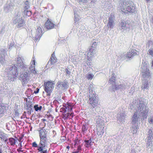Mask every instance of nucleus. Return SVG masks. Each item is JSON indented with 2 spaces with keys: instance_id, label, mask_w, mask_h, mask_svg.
Returning a JSON list of instances; mask_svg holds the SVG:
<instances>
[{
  "instance_id": "obj_1",
  "label": "nucleus",
  "mask_w": 153,
  "mask_h": 153,
  "mask_svg": "<svg viewBox=\"0 0 153 153\" xmlns=\"http://www.w3.org/2000/svg\"><path fill=\"white\" fill-rule=\"evenodd\" d=\"M130 108L132 109L134 108L136 110V113L138 114L140 117L143 119H146L149 112L147 104L141 98L135 99L132 102V104L130 105Z\"/></svg>"
},
{
  "instance_id": "obj_2",
  "label": "nucleus",
  "mask_w": 153,
  "mask_h": 153,
  "mask_svg": "<svg viewBox=\"0 0 153 153\" xmlns=\"http://www.w3.org/2000/svg\"><path fill=\"white\" fill-rule=\"evenodd\" d=\"M17 63L16 64V66L23 70L26 71L24 72L21 74L19 78L24 83H26V82L28 80L30 77V73L28 71H27V67L25 65L23 62L21 58L18 57L17 58Z\"/></svg>"
},
{
  "instance_id": "obj_3",
  "label": "nucleus",
  "mask_w": 153,
  "mask_h": 153,
  "mask_svg": "<svg viewBox=\"0 0 153 153\" xmlns=\"http://www.w3.org/2000/svg\"><path fill=\"white\" fill-rule=\"evenodd\" d=\"M5 72L10 82L14 81L19 73L17 68L15 65L8 66L5 69Z\"/></svg>"
},
{
  "instance_id": "obj_4",
  "label": "nucleus",
  "mask_w": 153,
  "mask_h": 153,
  "mask_svg": "<svg viewBox=\"0 0 153 153\" xmlns=\"http://www.w3.org/2000/svg\"><path fill=\"white\" fill-rule=\"evenodd\" d=\"M120 7L121 10L125 13H133L135 11V7L132 5V3L130 1L126 0L120 1Z\"/></svg>"
},
{
  "instance_id": "obj_5",
  "label": "nucleus",
  "mask_w": 153,
  "mask_h": 153,
  "mask_svg": "<svg viewBox=\"0 0 153 153\" xmlns=\"http://www.w3.org/2000/svg\"><path fill=\"white\" fill-rule=\"evenodd\" d=\"M108 83L111 86H110L109 90L111 92L114 91L115 90L121 89L123 90L125 89L127 85L123 84L116 85V78L114 76L110 78Z\"/></svg>"
},
{
  "instance_id": "obj_6",
  "label": "nucleus",
  "mask_w": 153,
  "mask_h": 153,
  "mask_svg": "<svg viewBox=\"0 0 153 153\" xmlns=\"http://www.w3.org/2000/svg\"><path fill=\"white\" fill-rule=\"evenodd\" d=\"M21 16L20 12L18 11L13 19V23L14 24L17 23V27L18 28L23 27L25 25L24 19L21 17Z\"/></svg>"
},
{
  "instance_id": "obj_7",
  "label": "nucleus",
  "mask_w": 153,
  "mask_h": 153,
  "mask_svg": "<svg viewBox=\"0 0 153 153\" xmlns=\"http://www.w3.org/2000/svg\"><path fill=\"white\" fill-rule=\"evenodd\" d=\"M32 146L33 147L37 148V150L40 153H48V151L46 148L47 145L40 140L38 145L36 143V142H34L32 143Z\"/></svg>"
},
{
  "instance_id": "obj_8",
  "label": "nucleus",
  "mask_w": 153,
  "mask_h": 153,
  "mask_svg": "<svg viewBox=\"0 0 153 153\" xmlns=\"http://www.w3.org/2000/svg\"><path fill=\"white\" fill-rule=\"evenodd\" d=\"M142 76L143 78H148L150 76L149 67L146 62H143L141 66Z\"/></svg>"
},
{
  "instance_id": "obj_9",
  "label": "nucleus",
  "mask_w": 153,
  "mask_h": 153,
  "mask_svg": "<svg viewBox=\"0 0 153 153\" xmlns=\"http://www.w3.org/2000/svg\"><path fill=\"white\" fill-rule=\"evenodd\" d=\"M44 128V127H43L39 130L40 139L42 142L48 145L49 142L47 138V132Z\"/></svg>"
},
{
  "instance_id": "obj_10",
  "label": "nucleus",
  "mask_w": 153,
  "mask_h": 153,
  "mask_svg": "<svg viewBox=\"0 0 153 153\" xmlns=\"http://www.w3.org/2000/svg\"><path fill=\"white\" fill-rule=\"evenodd\" d=\"M89 103L91 104L93 108H94L98 104V99L97 94L93 93L92 94H89Z\"/></svg>"
},
{
  "instance_id": "obj_11",
  "label": "nucleus",
  "mask_w": 153,
  "mask_h": 153,
  "mask_svg": "<svg viewBox=\"0 0 153 153\" xmlns=\"http://www.w3.org/2000/svg\"><path fill=\"white\" fill-rule=\"evenodd\" d=\"M53 83L50 81L45 82L44 87V90L47 93L48 96H50L52 92V89L53 87Z\"/></svg>"
},
{
  "instance_id": "obj_12",
  "label": "nucleus",
  "mask_w": 153,
  "mask_h": 153,
  "mask_svg": "<svg viewBox=\"0 0 153 153\" xmlns=\"http://www.w3.org/2000/svg\"><path fill=\"white\" fill-rule=\"evenodd\" d=\"M132 27L130 22L122 20L120 24V29L123 31L124 30H129Z\"/></svg>"
},
{
  "instance_id": "obj_13",
  "label": "nucleus",
  "mask_w": 153,
  "mask_h": 153,
  "mask_svg": "<svg viewBox=\"0 0 153 153\" xmlns=\"http://www.w3.org/2000/svg\"><path fill=\"white\" fill-rule=\"evenodd\" d=\"M35 34H32V35L33 37L34 38V40L36 42L40 39V38L42 35V31L41 28L39 27L37 30H36Z\"/></svg>"
},
{
  "instance_id": "obj_14",
  "label": "nucleus",
  "mask_w": 153,
  "mask_h": 153,
  "mask_svg": "<svg viewBox=\"0 0 153 153\" xmlns=\"http://www.w3.org/2000/svg\"><path fill=\"white\" fill-rule=\"evenodd\" d=\"M97 43L96 42H94L92 44L91 48L89 49L88 53V57L90 55H94L96 53V47Z\"/></svg>"
},
{
  "instance_id": "obj_15",
  "label": "nucleus",
  "mask_w": 153,
  "mask_h": 153,
  "mask_svg": "<svg viewBox=\"0 0 153 153\" xmlns=\"http://www.w3.org/2000/svg\"><path fill=\"white\" fill-rule=\"evenodd\" d=\"M126 115L124 113H118L117 115V119L118 123H122L125 122Z\"/></svg>"
},
{
  "instance_id": "obj_16",
  "label": "nucleus",
  "mask_w": 153,
  "mask_h": 153,
  "mask_svg": "<svg viewBox=\"0 0 153 153\" xmlns=\"http://www.w3.org/2000/svg\"><path fill=\"white\" fill-rule=\"evenodd\" d=\"M137 53L136 50L131 49L126 54L127 57L129 60L131 59L134 56L137 55Z\"/></svg>"
},
{
  "instance_id": "obj_17",
  "label": "nucleus",
  "mask_w": 153,
  "mask_h": 153,
  "mask_svg": "<svg viewBox=\"0 0 153 153\" xmlns=\"http://www.w3.org/2000/svg\"><path fill=\"white\" fill-rule=\"evenodd\" d=\"M114 18V16L112 15H110V16L108 18V22L107 24V26L108 28H110L111 29H112L113 28Z\"/></svg>"
},
{
  "instance_id": "obj_18",
  "label": "nucleus",
  "mask_w": 153,
  "mask_h": 153,
  "mask_svg": "<svg viewBox=\"0 0 153 153\" xmlns=\"http://www.w3.org/2000/svg\"><path fill=\"white\" fill-rule=\"evenodd\" d=\"M54 53L52 54L51 56V57L50 59L48 62L47 64L46 65V67L47 68L48 65H49L48 66V68H49L52 65H54V64L55 63L57 62L56 58L55 57H54Z\"/></svg>"
},
{
  "instance_id": "obj_19",
  "label": "nucleus",
  "mask_w": 153,
  "mask_h": 153,
  "mask_svg": "<svg viewBox=\"0 0 153 153\" xmlns=\"http://www.w3.org/2000/svg\"><path fill=\"white\" fill-rule=\"evenodd\" d=\"M56 26V25L52 23L49 19H48L45 24V26L48 30L52 29Z\"/></svg>"
},
{
  "instance_id": "obj_20",
  "label": "nucleus",
  "mask_w": 153,
  "mask_h": 153,
  "mask_svg": "<svg viewBox=\"0 0 153 153\" xmlns=\"http://www.w3.org/2000/svg\"><path fill=\"white\" fill-rule=\"evenodd\" d=\"M6 54L5 50L3 48L0 50V63L1 64H4L5 61L4 56Z\"/></svg>"
},
{
  "instance_id": "obj_21",
  "label": "nucleus",
  "mask_w": 153,
  "mask_h": 153,
  "mask_svg": "<svg viewBox=\"0 0 153 153\" xmlns=\"http://www.w3.org/2000/svg\"><path fill=\"white\" fill-rule=\"evenodd\" d=\"M140 117L142 119V117H140L138 115V114L136 113V112H135V113L133 115L132 119V124L137 125L138 118Z\"/></svg>"
},
{
  "instance_id": "obj_22",
  "label": "nucleus",
  "mask_w": 153,
  "mask_h": 153,
  "mask_svg": "<svg viewBox=\"0 0 153 153\" xmlns=\"http://www.w3.org/2000/svg\"><path fill=\"white\" fill-rule=\"evenodd\" d=\"M104 126H97V134L101 137L104 132Z\"/></svg>"
},
{
  "instance_id": "obj_23",
  "label": "nucleus",
  "mask_w": 153,
  "mask_h": 153,
  "mask_svg": "<svg viewBox=\"0 0 153 153\" xmlns=\"http://www.w3.org/2000/svg\"><path fill=\"white\" fill-rule=\"evenodd\" d=\"M26 109L28 110V113L29 114H31V111H33V106L32 105V104L29 102H26Z\"/></svg>"
},
{
  "instance_id": "obj_24",
  "label": "nucleus",
  "mask_w": 153,
  "mask_h": 153,
  "mask_svg": "<svg viewBox=\"0 0 153 153\" xmlns=\"http://www.w3.org/2000/svg\"><path fill=\"white\" fill-rule=\"evenodd\" d=\"M14 5L12 4H8L4 7V10L7 12H8L13 10L14 9Z\"/></svg>"
},
{
  "instance_id": "obj_25",
  "label": "nucleus",
  "mask_w": 153,
  "mask_h": 153,
  "mask_svg": "<svg viewBox=\"0 0 153 153\" xmlns=\"http://www.w3.org/2000/svg\"><path fill=\"white\" fill-rule=\"evenodd\" d=\"M102 117H101L98 116L97 118L96 122L97 125V126H104V121L102 120Z\"/></svg>"
},
{
  "instance_id": "obj_26",
  "label": "nucleus",
  "mask_w": 153,
  "mask_h": 153,
  "mask_svg": "<svg viewBox=\"0 0 153 153\" xmlns=\"http://www.w3.org/2000/svg\"><path fill=\"white\" fill-rule=\"evenodd\" d=\"M93 55H90L88 57V53L87 54V59L86 61V63L89 68L92 67V63L90 61L91 60V57Z\"/></svg>"
},
{
  "instance_id": "obj_27",
  "label": "nucleus",
  "mask_w": 153,
  "mask_h": 153,
  "mask_svg": "<svg viewBox=\"0 0 153 153\" xmlns=\"http://www.w3.org/2000/svg\"><path fill=\"white\" fill-rule=\"evenodd\" d=\"M5 109L6 106L4 104H2L0 105V118L3 116Z\"/></svg>"
},
{
  "instance_id": "obj_28",
  "label": "nucleus",
  "mask_w": 153,
  "mask_h": 153,
  "mask_svg": "<svg viewBox=\"0 0 153 153\" xmlns=\"http://www.w3.org/2000/svg\"><path fill=\"white\" fill-rule=\"evenodd\" d=\"M138 130L137 125L132 124L131 130L132 134H136Z\"/></svg>"
},
{
  "instance_id": "obj_29",
  "label": "nucleus",
  "mask_w": 153,
  "mask_h": 153,
  "mask_svg": "<svg viewBox=\"0 0 153 153\" xmlns=\"http://www.w3.org/2000/svg\"><path fill=\"white\" fill-rule=\"evenodd\" d=\"M60 84H61V86L64 89H67L68 87V82L67 80L65 79L62 82H60Z\"/></svg>"
},
{
  "instance_id": "obj_30",
  "label": "nucleus",
  "mask_w": 153,
  "mask_h": 153,
  "mask_svg": "<svg viewBox=\"0 0 153 153\" xmlns=\"http://www.w3.org/2000/svg\"><path fill=\"white\" fill-rule=\"evenodd\" d=\"M142 88L144 89H148L149 88V85L148 81L146 80H144L142 84Z\"/></svg>"
},
{
  "instance_id": "obj_31",
  "label": "nucleus",
  "mask_w": 153,
  "mask_h": 153,
  "mask_svg": "<svg viewBox=\"0 0 153 153\" xmlns=\"http://www.w3.org/2000/svg\"><path fill=\"white\" fill-rule=\"evenodd\" d=\"M153 138V137H147L146 143L148 146H149L152 145V140Z\"/></svg>"
},
{
  "instance_id": "obj_32",
  "label": "nucleus",
  "mask_w": 153,
  "mask_h": 153,
  "mask_svg": "<svg viewBox=\"0 0 153 153\" xmlns=\"http://www.w3.org/2000/svg\"><path fill=\"white\" fill-rule=\"evenodd\" d=\"M65 108L66 109H68V113L71 112L72 111V108H73V106L72 105L71 103H67L66 105L65 106Z\"/></svg>"
},
{
  "instance_id": "obj_33",
  "label": "nucleus",
  "mask_w": 153,
  "mask_h": 153,
  "mask_svg": "<svg viewBox=\"0 0 153 153\" xmlns=\"http://www.w3.org/2000/svg\"><path fill=\"white\" fill-rule=\"evenodd\" d=\"M92 139L91 138H90L89 140H84V142L85 143V146L86 147H88L92 145L91 144L92 142Z\"/></svg>"
},
{
  "instance_id": "obj_34",
  "label": "nucleus",
  "mask_w": 153,
  "mask_h": 153,
  "mask_svg": "<svg viewBox=\"0 0 153 153\" xmlns=\"http://www.w3.org/2000/svg\"><path fill=\"white\" fill-rule=\"evenodd\" d=\"M81 147L82 145H79L76 150L73 152L72 153H81L82 151Z\"/></svg>"
},
{
  "instance_id": "obj_35",
  "label": "nucleus",
  "mask_w": 153,
  "mask_h": 153,
  "mask_svg": "<svg viewBox=\"0 0 153 153\" xmlns=\"http://www.w3.org/2000/svg\"><path fill=\"white\" fill-rule=\"evenodd\" d=\"M24 14L26 16H29L31 14V12L30 11H29L25 9L24 11Z\"/></svg>"
},
{
  "instance_id": "obj_36",
  "label": "nucleus",
  "mask_w": 153,
  "mask_h": 153,
  "mask_svg": "<svg viewBox=\"0 0 153 153\" xmlns=\"http://www.w3.org/2000/svg\"><path fill=\"white\" fill-rule=\"evenodd\" d=\"M42 108V106H39V107L38 105H35L33 107L34 108L36 111H38L39 110H41Z\"/></svg>"
},
{
  "instance_id": "obj_37",
  "label": "nucleus",
  "mask_w": 153,
  "mask_h": 153,
  "mask_svg": "<svg viewBox=\"0 0 153 153\" xmlns=\"http://www.w3.org/2000/svg\"><path fill=\"white\" fill-rule=\"evenodd\" d=\"M93 87V85L91 84H90V85L89 86L88 88L89 94H93L92 93L93 91V90L92 89Z\"/></svg>"
},
{
  "instance_id": "obj_38",
  "label": "nucleus",
  "mask_w": 153,
  "mask_h": 153,
  "mask_svg": "<svg viewBox=\"0 0 153 153\" xmlns=\"http://www.w3.org/2000/svg\"><path fill=\"white\" fill-rule=\"evenodd\" d=\"M9 142L10 143V145L12 146L14 145L15 144V140L13 138H9Z\"/></svg>"
},
{
  "instance_id": "obj_39",
  "label": "nucleus",
  "mask_w": 153,
  "mask_h": 153,
  "mask_svg": "<svg viewBox=\"0 0 153 153\" xmlns=\"http://www.w3.org/2000/svg\"><path fill=\"white\" fill-rule=\"evenodd\" d=\"M29 7V2L27 0H26L25 2L24 7L25 9L27 10Z\"/></svg>"
},
{
  "instance_id": "obj_40",
  "label": "nucleus",
  "mask_w": 153,
  "mask_h": 153,
  "mask_svg": "<svg viewBox=\"0 0 153 153\" xmlns=\"http://www.w3.org/2000/svg\"><path fill=\"white\" fill-rule=\"evenodd\" d=\"M148 137H153V131L152 129H149L148 131Z\"/></svg>"
},
{
  "instance_id": "obj_41",
  "label": "nucleus",
  "mask_w": 153,
  "mask_h": 153,
  "mask_svg": "<svg viewBox=\"0 0 153 153\" xmlns=\"http://www.w3.org/2000/svg\"><path fill=\"white\" fill-rule=\"evenodd\" d=\"M69 117V113H68L67 114H64L63 115V118L64 120L68 119Z\"/></svg>"
},
{
  "instance_id": "obj_42",
  "label": "nucleus",
  "mask_w": 153,
  "mask_h": 153,
  "mask_svg": "<svg viewBox=\"0 0 153 153\" xmlns=\"http://www.w3.org/2000/svg\"><path fill=\"white\" fill-rule=\"evenodd\" d=\"M119 56L120 58L121 59H124L126 58H127L126 54L120 55H119Z\"/></svg>"
},
{
  "instance_id": "obj_43",
  "label": "nucleus",
  "mask_w": 153,
  "mask_h": 153,
  "mask_svg": "<svg viewBox=\"0 0 153 153\" xmlns=\"http://www.w3.org/2000/svg\"><path fill=\"white\" fill-rule=\"evenodd\" d=\"M78 2L80 3H86L88 1V0H77Z\"/></svg>"
},
{
  "instance_id": "obj_44",
  "label": "nucleus",
  "mask_w": 153,
  "mask_h": 153,
  "mask_svg": "<svg viewBox=\"0 0 153 153\" xmlns=\"http://www.w3.org/2000/svg\"><path fill=\"white\" fill-rule=\"evenodd\" d=\"M94 76V75L93 74H88L87 75V78L88 79H92L93 78Z\"/></svg>"
},
{
  "instance_id": "obj_45",
  "label": "nucleus",
  "mask_w": 153,
  "mask_h": 153,
  "mask_svg": "<svg viewBox=\"0 0 153 153\" xmlns=\"http://www.w3.org/2000/svg\"><path fill=\"white\" fill-rule=\"evenodd\" d=\"M80 140H78V138H76L74 141V145L75 146L76 145H77L79 144V143H80Z\"/></svg>"
},
{
  "instance_id": "obj_46",
  "label": "nucleus",
  "mask_w": 153,
  "mask_h": 153,
  "mask_svg": "<svg viewBox=\"0 0 153 153\" xmlns=\"http://www.w3.org/2000/svg\"><path fill=\"white\" fill-rule=\"evenodd\" d=\"M73 10H74V14L77 15V12L78 11L77 8L76 7H73Z\"/></svg>"
},
{
  "instance_id": "obj_47",
  "label": "nucleus",
  "mask_w": 153,
  "mask_h": 153,
  "mask_svg": "<svg viewBox=\"0 0 153 153\" xmlns=\"http://www.w3.org/2000/svg\"><path fill=\"white\" fill-rule=\"evenodd\" d=\"M61 111L65 114L66 112V109L65 108H61Z\"/></svg>"
},
{
  "instance_id": "obj_48",
  "label": "nucleus",
  "mask_w": 153,
  "mask_h": 153,
  "mask_svg": "<svg viewBox=\"0 0 153 153\" xmlns=\"http://www.w3.org/2000/svg\"><path fill=\"white\" fill-rule=\"evenodd\" d=\"M65 72L67 74L70 75L71 74L70 71L67 68H66L65 70Z\"/></svg>"
},
{
  "instance_id": "obj_49",
  "label": "nucleus",
  "mask_w": 153,
  "mask_h": 153,
  "mask_svg": "<svg viewBox=\"0 0 153 153\" xmlns=\"http://www.w3.org/2000/svg\"><path fill=\"white\" fill-rule=\"evenodd\" d=\"M82 131L84 132L86 131L87 130V128L86 127V126L85 125H83L82 127Z\"/></svg>"
},
{
  "instance_id": "obj_50",
  "label": "nucleus",
  "mask_w": 153,
  "mask_h": 153,
  "mask_svg": "<svg viewBox=\"0 0 153 153\" xmlns=\"http://www.w3.org/2000/svg\"><path fill=\"white\" fill-rule=\"evenodd\" d=\"M14 45V43L11 42L8 45V47L9 49H10L11 47L13 46Z\"/></svg>"
},
{
  "instance_id": "obj_51",
  "label": "nucleus",
  "mask_w": 153,
  "mask_h": 153,
  "mask_svg": "<svg viewBox=\"0 0 153 153\" xmlns=\"http://www.w3.org/2000/svg\"><path fill=\"white\" fill-rule=\"evenodd\" d=\"M74 21H75V22L76 23V22L79 21V19L77 17V16H78L76 14H74Z\"/></svg>"
},
{
  "instance_id": "obj_52",
  "label": "nucleus",
  "mask_w": 153,
  "mask_h": 153,
  "mask_svg": "<svg viewBox=\"0 0 153 153\" xmlns=\"http://www.w3.org/2000/svg\"><path fill=\"white\" fill-rule=\"evenodd\" d=\"M148 52L149 53V54L153 56V50H151V49H149V50Z\"/></svg>"
},
{
  "instance_id": "obj_53",
  "label": "nucleus",
  "mask_w": 153,
  "mask_h": 153,
  "mask_svg": "<svg viewBox=\"0 0 153 153\" xmlns=\"http://www.w3.org/2000/svg\"><path fill=\"white\" fill-rule=\"evenodd\" d=\"M149 123L151 124H153V118H150L149 119Z\"/></svg>"
},
{
  "instance_id": "obj_54",
  "label": "nucleus",
  "mask_w": 153,
  "mask_h": 153,
  "mask_svg": "<svg viewBox=\"0 0 153 153\" xmlns=\"http://www.w3.org/2000/svg\"><path fill=\"white\" fill-rule=\"evenodd\" d=\"M60 82H58L57 85V86L58 88H60V87L61 86V84H60Z\"/></svg>"
},
{
  "instance_id": "obj_55",
  "label": "nucleus",
  "mask_w": 153,
  "mask_h": 153,
  "mask_svg": "<svg viewBox=\"0 0 153 153\" xmlns=\"http://www.w3.org/2000/svg\"><path fill=\"white\" fill-rule=\"evenodd\" d=\"M24 136H22L21 137H20L19 138V142H22V139L23 138V137Z\"/></svg>"
},
{
  "instance_id": "obj_56",
  "label": "nucleus",
  "mask_w": 153,
  "mask_h": 153,
  "mask_svg": "<svg viewBox=\"0 0 153 153\" xmlns=\"http://www.w3.org/2000/svg\"><path fill=\"white\" fill-rule=\"evenodd\" d=\"M71 117L72 118H73L74 117V113L71 112L70 114L69 113V117Z\"/></svg>"
},
{
  "instance_id": "obj_57",
  "label": "nucleus",
  "mask_w": 153,
  "mask_h": 153,
  "mask_svg": "<svg viewBox=\"0 0 153 153\" xmlns=\"http://www.w3.org/2000/svg\"><path fill=\"white\" fill-rule=\"evenodd\" d=\"M39 91V89L38 88H37L36 89V90L34 91V93L35 94L38 93Z\"/></svg>"
},
{
  "instance_id": "obj_58",
  "label": "nucleus",
  "mask_w": 153,
  "mask_h": 153,
  "mask_svg": "<svg viewBox=\"0 0 153 153\" xmlns=\"http://www.w3.org/2000/svg\"><path fill=\"white\" fill-rule=\"evenodd\" d=\"M130 153H136V152L135 150L132 149L131 150Z\"/></svg>"
},
{
  "instance_id": "obj_59",
  "label": "nucleus",
  "mask_w": 153,
  "mask_h": 153,
  "mask_svg": "<svg viewBox=\"0 0 153 153\" xmlns=\"http://www.w3.org/2000/svg\"><path fill=\"white\" fill-rule=\"evenodd\" d=\"M15 116H19V113L17 112L16 111L15 114Z\"/></svg>"
},
{
  "instance_id": "obj_60",
  "label": "nucleus",
  "mask_w": 153,
  "mask_h": 153,
  "mask_svg": "<svg viewBox=\"0 0 153 153\" xmlns=\"http://www.w3.org/2000/svg\"><path fill=\"white\" fill-rule=\"evenodd\" d=\"M32 72L34 74H37V71H36L35 69L34 70H33Z\"/></svg>"
},
{
  "instance_id": "obj_61",
  "label": "nucleus",
  "mask_w": 153,
  "mask_h": 153,
  "mask_svg": "<svg viewBox=\"0 0 153 153\" xmlns=\"http://www.w3.org/2000/svg\"><path fill=\"white\" fill-rule=\"evenodd\" d=\"M152 42H151V41H149L148 42L147 44V45H148V46L149 47V45H150V43H151Z\"/></svg>"
},
{
  "instance_id": "obj_62",
  "label": "nucleus",
  "mask_w": 153,
  "mask_h": 153,
  "mask_svg": "<svg viewBox=\"0 0 153 153\" xmlns=\"http://www.w3.org/2000/svg\"><path fill=\"white\" fill-rule=\"evenodd\" d=\"M17 151H18V152H22V150H20V149H17Z\"/></svg>"
},
{
  "instance_id": "obj_63",
  "label": "nucleus",
  "mask_w": 153,
  "mask_h": 153,
  "mask_svg": "<svg viewBox=\"0 0 153 153\" xmlns=\"http://www.w3.org/2000/svg\"><path fill=\"white\" fill-rule=\"evenodd\" d=\"M32 64L33 65H34L35 64V60H34V59L33 60V62H32Z\"/></svg>"
},
{
  "instance_id": "obj_64",
  "label": "nucleus",
  "mask_w": 153,
  "mask_h": 153,
  "mask_svg": "<svg viewBox=\"0 0 153 153\" xmlns=\"http://www.w3.org/2000/svg\"><path fill=\"white\" fill-rule=\"evenodd\" d=\"M151 22H152V23L153 24V16H152V18Z\"/></svg>"
}]
</instances>
